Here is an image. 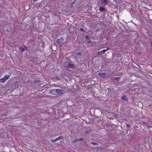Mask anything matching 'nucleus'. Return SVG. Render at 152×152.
Here are the masks:
<instances>
[{
  "mask_svg": "<svg viewBox=\"0 0 152 152\" xmlns=\"http://www.w3.org/2000/svg\"><path fill=\"white\" fill-rule=\"evenodd\" d=\"M62 91V90L61 89H53L50 90V94L53 95H57L61 93Z\"/></svg>",
  "mask_w": 152,
  "mask_h": 152,
  "instance_id": "nucleus-1",
  "label": "nucleus"
},
{
  "mask_svg": "<svg viewBox=\"0 0 152 152\" xmlns=\"http://www.w3.org/2000/svg\"><path fill=\"white\" fill-rule=\"evenodd\" d=\"M10 76L8 75H6L4 76L0 80V81L3 83H5L6 81L9 79Z\"/></svg>",
  "mask_w": 152,
  "mask_h": 152,
  "instance_id": "nucleus-2",
  "label": "nucleus"
},
{
  "mask_svg": "<svg viewBox=\"0 0 152 152\" xmlns=\"http://www.w3.org/2000/svg\"><path fill=\"white\" fill-rule=\"evenodd\" d=\"M64 65L65 66H66L68 68H73L74 67V65L73 64L70 63L68 62H65Z\"/></svg>",
  "mask_w": 152,
  "mask_h": 152,
  "instance_id": "nucleus-3",
  "label": "nucleus"
},
{
  "mask_svg": "<svg viewBox=\"0 0 152 152\" xmlns=\"http://www.w3.org/2000/svg\"><path fill=\"white\" fill-rule=\"evenodd\" d=\"M64 41V39L63 37H61L60 39L57 40L56 42L57 44H60L63 43Z\"/></svg>",
  "mask_w": 152,
  "mask_h": 152,
  "instance_id": "nucleus-4",
  "label": "nucleus"
},
{
  "mask_svg": "<svg viewBox=\"0 0 152 152\" xmlns=\"http://www.w3.org/2000/svg\"><path fill=\"white\" fill-rule=\"evenodd\" d=\"M27 49L26 46V45H24L22 47H20V50L21 52H23L25 51Z\"/></svg>",
  "mask_w": 152,
  "mask_h": 152,
  "instance_id": "nucleus-5",
  "label": "nucleus"
},
{
  "mask_svg": "<svg viewBox=\"0 0 152 152\" xmlns=\"http://www.w3.org/2000/svg\"><path fill=\"white\" fill-rule=\"evenodd\" d=\"M62 137V136H60L56 138L55 139H53V140L51 139V140L52 142H56V141L59 140L60 139H61Z\"/></svg>",
  "mask_w": 152,
  "mask_h": 152,
  "instance_id": "nucleus-6",
  "label": "nucleus"
},
{
  "mask_svg": "<svg viewBox=\"0 0 152 152\" xmlns=\"http://www.w3.org/2000/svg\"><path fill=\"white\" fill-rule=\"evenodd\" d=\"M101 1L103 5L104 6L108 4L107 0H101Z\"/></svg>",
  "mask_w": 152,
  "mask_h": 152,
  "instance_id": "nucleus-7",
  "label": "nucleus"
},
{
  "mask_svg": "<svg viewBox=\"0 0 152 152\" xmlns=\"http://www.w3.org/2000/svg\"><path fill=\"white\" fill-rule=\"evenodd\" d=\"M99 76L102 77L103 78H104L106 77L105 74L104 72H101L99 74Z\"/></svg>",
  "mask_w": 152,
  "mask_h": 152,
  "instance_id": "nucleus-8",
  "label": "nucleus"
},
{
  "mask_svg": "<svg viewBox=\"0 0 152 152\" xmlns=\"http://www.w3.org/2000/svg\"><path fill=\"white\" fill-rule=\"evenodd\" d=\"M99 11L100 12H104L105 11V9L103 6H101L99 7Z\"/></svg>",
  "mask_w": 152,
  "mask_h": 152,
  "instance_id": "nucleus-9",
  "label": "nucleus"
},
{
  "mask_svg": "<svg viewBox=\"0 0 152 152\" xmlns=\"http://www.w3.org/2000/svg\"><path fill=\"white\" fill-rule=\"evenodd\" d=\"M83 140V138H80L79 139H76L74 141V142H77V141H82Z\"/></svg>",
  "mask_w": 152,
  "mask_h": 152,
  "instance_id": "nucleus-10",
  "label": "nucleus"
},
{
  "mask_svg": "<svg viewBox=\"0 0 152 152\" xmlns=\"http://www.w3.org/2000/svg\"><path fill=\"white\" fill-rule=\"evenodd\" d=\"M121 99L123 100H125L126 102L128 101L127 99V97L125 96H124L121 97Z\"/></svg>",
  "mask_w": 152,
  "mask_h": 152,
  "instance_id": "nucleus-11",
  "label": "nucleus"
},
{
  "mask_svg": "<svg viewBox=\"0 0 152 152\" xmlns=\"http://www.w3.org/2000/svg\"><path fill=\"white\" fill-rule=\"evenodd\" d=\"M109 49V48H107L106 49H104L103 50L101 51L102 53H104L106 51H107V50Z\"/></svg>",
  "mask_w": 152,
  "mask_h": 152,
  "instance_id": "nucleus-12",
  "label": "nucleus"
},
{
  "mask_svg": "<svg viewBox=\"0 0 152 152\" xmlns=\"http://www.w3.org/2000/svg\"><path fill=\"white\" fill-rule=\"evenodd\" d=\"M75 54L78 56H80L81 55V54L80 53H76Z\"/></svg>",
  "mask_w": 152,
  "mask_h": 152,
  "instance_id": "nucleus-13",
  "label": "nucleus"
},
{
  "mask_svg": "<svg viewBox=\"0 0 152 152\" xmlns=\"http://www.w3.org/2000/svg\"><path fill=\"white\" fill-rule=\"evenodd\" d=\"M91 144L93 145H97L98 143L94 142H91Z\"/></svg>",
  "mask_w": 152,
  "mask_h": 152,
  "instance_id": "nucleus-14",
  "label": "nucleus"
},
{
  "mask_svg": "<svg viewBox=\"0 0 152 152\" xmlns=\"http://www.w3.org/2000/svg\"><path fill=\"white\" fill-rule=\"evenodd\" d=\"M114 79L115 80H118L120 79V77H115Z\"/></svg>",
  "mask_w": 152,
  "mask_h": 152,
  "instance_id": "nucleus-15",
  "label": "nucleus"
},
{
  "mask_svg": "<svg viewBox=\"0 0 152 152\" xmlns=\"http://www.w3.org/2000/svg\"><path fill=\"white\" fill-rule=\"evenodd\" d=\"M102 52H101V51H100V52H97V54H98V55H101V54H102Z\"/></svg>",
  "mask_w": 152,
  "mask_h": 152,
  "instance_id": "nucleus-16",
  "label": "nucleus"
},
{
  "mask_svg": "<svg viewBox=\"0 0 152 152\" xmlns=\"http://www.w3.org/2000/svg\"><path fill=\"white\" fill-rule=\"evenodd\" d=\"M86 38L88 40H89V37L88 36H86Z\"/></svg>",
  "mask_w": 152,
  "mask_h": 152,
  "instance_id": "nucleus-17",
  "label": "nucleus"
},
{
  "mask_svg": "<svg viewBox=\"0 0 152 152\" xmlns=\"http://www.w3.org/2000/svg\"><path fill=\"white\" fill-rule=\"evenodd\" d=\"M75 2V1H73L72 3V4H74Z\"/></svg>",
  "mask_w": 152,
  "mask_h": 152,
  "instance_id": "nucleus-18",
  "label": "nucleus"
},
{
  "mask_svg": "<svg viewBox=\"0 0 152 152\" xmlns=\"http://www.w3.org/2000/svg\"><path fill=\"white\" fill-rule=\"evenodd\" d=\"M80 30L81 31H83V29H82V28H81V29H80Z\"/></svg>",
  "mask_w": 152,
  "mask_h": 152,
  "instance_id": "nucleus-19",
  "label": "nucleus"
},
{
  "mask_svg": "<svg viewBox=\"0 0 152 152\" xmlns=\"http://www.w3.org/2000/svg\"><path fill=\"white\" fill-rule=\"evenodd\" d=\"M6 31H7V32H9V30H6Z\"/></svg>",
  "mask_w": 152,
  "mask_h": 152,
  "instance_id": "nucleus-20",
  "label": "nucleus"
},
{
  "mask_svg": "<svg viewBox=\"0 0 152 152\" xmlns=\"http://www.w3.org/2000/svg\"><path fill=\"white\" fill-rule=\"evenodd\" d=\"M151 127L152 128V126H151Z\"/></svg>",
  "mask_w": 152,
  "mask_h": 152,
  "instance_id": "nucleus-21",
  "label": "nucleus"
},
{
  "mask_svg": "<svg viewBox=\"0 0 152 152\" xmlns=\"http://www.w3.org/2000/svg\"><path fill=\"white\" fill-rule=\"evenodd\" d=\"M151 37H152V36H151Z\"/></svg>",
  "mask_w": 152,
  "mask_h": 152,
  "instance_id": "nucleus-22",
  "label": "nucleus"
}]
</instances>
